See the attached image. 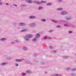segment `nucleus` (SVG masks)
Wrapping results in <instances>:
<instances>
[{
  "label": "nucleus",
  "mask_w": 76,
  "mask_h": 76,
  "mask_svg": "<svg viewBox=\"0 0 76 76\" xmlns=\"http://www.w3.org/2000/svg\"><path fill=\"white\" fill-rule=\"evenodd\" d=\"M31 26H30V27H32V26H35V24L34 23H33L31 25Z\"/></svg>",
  "instance_id": "obj_8"
},
{
  "label": "nucleus",
  "mask_w": 76,
  "mask_h": 76,
  "mask_svg": "<svg viewBox=\"0 0 76 76\" xmlns=\"http://www.w3.org/2000/svg\"><path fill=\"white\" fill-rule=\"evenodd\" d=\"M42 21H43V22H45L46 21L45 20H42Z\"/></svg>",
  "instance_id": "obj_19"
},
{
  "label": "nucleus",
  "mask_w": 76,
  "mask_h": 76,
  "mask_svg": "<svg viewBox=\"0 0 76 76\" xmlns=\"http://www.w3.org/2000/svg\"><path fill=\"white\" fill-rule=\"evenodd\" d=\"M47 37H45L44 38V39H47Z\"/></svg>",
  "instance_id": "obj_21"
},
{
  "label": "nucleus",
  "mask_w": 76,
  "mask_h": 76,
  "mask_svg": "<svg viewBox=\"0 0 76 76\" xmlns=\"http://www.w3.org/2000/svg\"><path fill=\"white\" fill-rule=\"evenodd\" d=\"M50 49H52V48H53L52 46H50Z\"/></svg>",
  "instance_id": "obj_27"
},
{
  "label": "nucleus",
  "mask_w": 76,
  "mask_h": 76,
  "mask_svg": "<svg viewBox=\"0 0 76 76\" xmlns=\"http://www.w3.org/2000/svg\"><path fill=\"white\" fill-rule=\"evenodd\" d=\"M16 61L17 62H19V61H21V60H20V59H16Z\"/></svg>",
  "instance_id": "obj_9"
},
{
  "label": "nucleus",
  "mask_w": 76,
  "mask_h": 76,
  "mask_svg": "<svg viewBox=\"0 0 76 76\" xmlns=\"http://www.w3.org/2000/svg\"><path fill=\"white\" fill-rule=\"evenodd\" d=\"M19 25L20 26H24L25 25V24L24 23H20L19 24Z\"/></svg>",
  "instance_id": "obj_3"
},
{
  "label": "nucleus",
  "mask_w": 76,
  "mask_h": 76,
  "mask_svg": "<svg viewBox=\"0 0 76 76\" xmlns=\"http://www.w3.org/2000/svg\"><path fill=\"white\" fill-rule=\"evenodd\" d=\"M32 36L30 34L26 35L25 37V39L27 41H28L29 40V38H32Z\"/></svg>",
  "instance_id": "obj_1"
},
{
  "label": "nucleus",
  "mask_w": 76,
  "mask_h": 76,
  "mask_svg": "<svg viewBox=\"0 0 76 76\" xmlns=\"http://www.w3.org/2000/svg\"><path fill=\"white\" fill-rule=\"evenodd\" d=\"M64 26H67V25H64Z\"/></svg>",
  "instance_id": "obj_31"
},
{
  "label": "nucleus",
  "mask_w": 76,
  "mask_h": 76,
  "mask_svg": "<svg viewBox=\"0 0 76 76\" xmlns=\"http://www.w3.org/2000/svg\"><path fill=\"white\" fill-rule=\"evenodd\" d=\"M26 31V30L25 29H24L22 31L23 32H24L25 31Z\"/></svg>",
  "instance_id": "obj_17"
},
{
  "label": "nucleus",
  "mask_w": 76,
  "mask_h": 76,
  "mask_svg": "<svg viewBox=\"0 0 76 76\" xmlns=\"http://www.w3.org/2000/svg\"><path fill=\"white\" fill-rule=\"evenodd\" d=\"M35 40H36V39H33V41H35Z\"/></svg>",
  "instance_id": "obj_28"
},
{
  "label": "nucleus",
  "mask_w": 76,
  "mask_h": 76,
  "mask_svg": "<svg viewBox=\"0 0 76 76\" xmlns=\"http://www.w3.org/2000/svg\"><path fill=\"white\" fill-rule=\"evenodd\" d=\"M59 1H61V0H59Z\"/></svg>",
  "instance_id": "obj_38"
},
{
  "label": "nucleus",
  "mask_w": 76,
  "mask_h": 76,
  "mask_svg": "<svg viewBox=\"0 0 76 76\" xmlns=\"http://www.w3.org/2000/svg\"><path fill=\"white\" fill-rule=\"evenodd\" d=\"M56 76H59V75H58V74H57L56 75H55Z\"/></svg>",
  "instance_id": "obj_29"
},
{
  "label": "nucleus",
  "mask_w": 76,
  "mask_h": 76,
  "mask_svg": "<svg viewBox=\"0 0 76 76\" xmlns=\"http://www.w3.org/2000/svg\"><path fill=\"white\" fill-rule=\"evenodd\" d=\"M26 72H27V73H31V72L30 71H26Z\"/></svg>",
  "instance_id": "obj_13"
},
{
  "label": "nucleus",
  "mask_w": 76,
  "mask_h": 76,
  "mask_svg": "<svg viewBox=\"0 0 76 76\" xmlns=\"http://www.w3.org/2000/svg\"><path fill=\"white\" fill-rule=\"evenodd\" d=\"M60 26H57V28H60Z\"/></svg>",
  "instance_id": "obj_24"
},
{
  "label": "nucleus",
  "mask_w": 76,
  "mask_h": 76,
  "mask_svg": "<svg viewBox=\"0 0 76 76\" xmlns=\"http://www.w3.org/2000/svg\"><path fill=\"white\" fill-rule=\"evenodd\" d=\"M68 19H69V18L67 19V20H68Z\"/></svg>",
  "instance_id": "obj_37"
},
{
  "label": "nucleus",
  "mask_w": 76,
  "mask_h": 76,
  "mask_svg": "<svg viewBox=\"0 0 76 76\" xmlns=\"http://www.w3.org/2000/svg\"><path fill=\"white\" fill-rule=\"evenodd\" d=\"M52 21H53V22H56V21H55L54 20H52Z\"/></svg>",
  "instance_id": "obj_25"
},
{
  "label": "nucleus",
  "mask_w": 76,
  "mask_h": 76,
  "mask_svg": "<svg viewBox=\"0 0 76 76\" xmlns=\"http://www.w3.org/2000/svg\"><path fill=\"white\" fill-rule=\"evenodd\" d=\"M30 19H34V18H35V17L33 16H31L30 17Z\"/></svg>",
  "instance_id": "obj_5"
},
{
  "label": "nucleus",
  "mask_w": 76,
  "mask_h": 76,
  "mask_svg": "<svg viewBox=\"0 0 76 76\" xmlns=\"http://www.w3.org/2000/svg\"><path fill=\"white\" fill-rule=\"evenodd\" d=\"M39 37V34H37L36 35V38H38Z\"/></svg>",
  "instance_id": "obj_6"
},
{
  "label": "nucleus",
  "mask_w": 76,
  "mask_h": 76,
  "mask_svg": "<svg viewBox=\"0 0 76 76\" xmlns=\"http://www.w3.org/2000/svg\"><path fill=\"white\" fill-rule=\"evenodd\" d=\"M63 9L61 8H58V9H57V10L58 11H60V10H62Z\"/></svg>",
  "instance_id": "obj_10"
},
{
  "label": "nucleus",
  "mask_w": 76,
  "mask_h": 76,
  "mask_svg": "<svg viewBox=\"0 0 76 76\" xmlns=\"http://www.w3.org/2000/svg\"><path fill=\"white\" fill-rule=\"evenodd\" d=\"M15 66H18V64H15Z\"/></svg>",
  "instance_id": "obj_23"
},
{
  "label": "nucleus",
  "mask_w": 76,
  "mask_h": 76,
  "mask_svg": "<svg viewBox=\"0 0 76 76\" xmlns=\"http://www.w3.org/2000/svg\"><path fill=\"white\" fill-rule=\"evenodd\" d=\"M69 33H72V31H69Z\"/></svg>",
  "instance_id": "obj_26"
},
{
  "label": "nucleus",
  "mask_w": 76,
  "mask_h": 76,
  "mask_svg": "<svg viewBox=\"0 0 76 76\" xmlns=\"http://www.w3.org/2000/svg\"><path fill=\"white\" fill-rule=\"evenodd\" d=\"M56 51L55 52H54V53H56Z\"/></svg>",
  "instance_id": "obj_36"
},
{
  "label": "nucleus",
  "mask_w": 76,
  "mask_h": 76,
  "mask_svg": "<svg viewBox=\"0 0 76 76\" xmlns=\"http://www.w3.org/2000/svg\"><path fill=\"white\" fill-rule=\"evenodd\" d=\"M52 31H53V30H51L49 31V32H52Z\"/></svg>",
  "instance_id": "obj_18"
},
{
  "label": "nucleus",
  "mask_w": 76,
  "mask_h": 76,
  "mask_svg": "<svg viewBox=\"0 0 76 76\" xmlns=\"http://www.w3.org/2000/svg\"><path fill=\"white\" fill-rule=\"evenodd\" d=\"M64 58H67V57L66 56H65L64 57Z\"/></svg>",
  "instance_id": "obj_22"
},
{
  "label": "nucleus",
  "mask_w": 76,
  "mask_h": 76,
  "mask_svg": "<svg viewBox=\"0 0 76 76\" xmlns=\"http://www.w3.org/2000/svg\"><path fill=\"white\" fill-rule=\"evenodd\" d=\"M76 69H73L72 70V71H75V70Z\"/></svg>",
  "instance_id": "obj_20"
},
{
  "label": "nucleus",
  "mask_w": 76,
  "mask_h": 76,
  "mask_svg": "<svg viewBox=\"0 0 76 76\" xmlns=\"http://www.w3.org/2000/svg\"><path fill=\"white\" fill-rule=\"evenodd\" d=\"M26 2H29V3H31L32 1L30 0H26Z\"/></svg>",
  "instance_id": "obj_7"
},
{
  "label": "nucleus",
  "mask_w": 76,
  "mask_h": 76,
  "mask_svg": "<svg viewBox=\"0 0 76 76\" xmlns=\"http://www.w3.org/2000/svg\"><path fill=\"white\" fill-rule=\"evenodd\" d=\"M41 3H45V2L44 1H42L41 2H36V3L37 4H41Z\"/></svg>",
  "instance_id": "obj_2"
},
{
  "label": "nucleus",
  "mask_w": 76,
  "mask_h": 76,
  "mask_svg": "<svg viewBox=\"0 0 76 76\" xmlns=\"http://www.w3.org/2000/svg\"><path fill=\"white\" fill-rule=\"evenodd\" d=\"M42 9V7H39L38 8V9L39 10H40V9Z\"/></svg>",
  "instance_id": "obj_12"
},
{
  "label": "nucleus",
  "mask_w": 76,
  "mask_h": 76,
  "mask_svg": "<svg viewBox=\"0 0 76 76\" xmlns=\"http://www.w3.org/2000/svg\"><path fill=\"white\" fill-rule=\"evenodd\" d=\"M0 4H1V2H0Z\"/></svg>",
  "instance_id": "obj_33"
},
{
  "label": "nucleus",
  "mask_w": 76,
  "mask_h": 76,
  "mask_svg": "<svg viewBox=\"0 0 76 76\" xmlns=\"http://www.w3.org/2000/svg\"><path fill=\"white\" fill-rule=\"evenodd\" d=\"M14 6H16V5H15V4H14Z\"/></svg>",
  "instance_id": "obj_30"
},
{
  "label": "nucleus",
  "mask_w": 76,
  "mask_h": 76,
  "mask_svg": "<svg viewBox=\"0 0 76 76\" xmlns=\"http://www.w3.org/2000/svg\"><path fill=\"white\" fill-rule=\"evenodd\" d=\"M11 43H12V44H13V42H11Z\"/></svg>",
  "instance_id": "obj_35"
},
{
  "label": "nucleus",
  "mask_w": 76,
  "mask_h": 76,
  "mask_svg": "<svg viewBox=\"0 0 76 76\" xmlns=\"http://www.w3.org/2000/svg\"><path fill=\"white\" fill-rule=\"evenodd\" d=\"M6 39H1V41H4V40H5Z\"/></svg>",
  "instance_id": "obj_15"
},
{
  "label": "nucleus",
  "mask_w": 76,
  "mask_h": 76,
  "mask_svg": "<svg viewBox=\"0 0 76 76\" xmlns=\"http://www.w3.org/2000/svg\"><path fill=\"white\" fill-rule=\"evenodd\" d=\"M7 64V63H4L1 64L2 65H5Z\"/></svg>",
  "instance_id": "obj_11"
},
{
  "label": "nucleus",
  "mask_w": 76,
  "mask_h": 76,
  "mask_svg": "<svg viewBox=\"0 0 76 76\" xmlns=\"http://www.w3.org/2000/svg\"><path fill=\"white\" fill-rule=\"evenodd\" d=\"M47 4V5L49 6L50 5H51V4L49 3L47 4Z\"/></svg>",
  "instance_id": "obj_16"
},
{
  "label": "nucleus",
  "mask_w": 76,
  "mask_h": 76,
  "mask_svg": "<svg viewBox=\"0 0 76 76\" xmlns=\"http://www.w3.org/2000/svg\"><path fill=\"white\" fill-rule=\"evenodd\" d=\"M26 75V74H23V75Z\"/></svg>",
  "instance_id": "obj_32"
},
{
  "label": "nucleus",
  "mask_w": 76,
  "mask_h": 76,
  "mask_svg": "<svg viewBox=\"0 0 76 76\" xmlns=\"http://www.w3.org/2000/svg\"><path fill=\"white\" fill-rule=\"evenodd\" d=\"M66 13H67V12H66L63 11L62 12L61 14L62 15H64L65 14H66Z\"/></svg>",
  "instance_id": "obj_4"
},
{
  "label": "nucleus",
  "mask_w": 76,
  "mask_h": 76,
  "mask_svg": "<svg viewBox=\"0 0 76 76\" xmlns=\"http://www.w3.org/2000/svg\"><path fill=\"white\" fill-rule=\"evenodd\" d=\"M23 49L24 50H27L26 48L25 47H23Z\"/></svg>",
  "instance_id": "obj_14"
},
{
  "label": "nucleus",
  "mask_w": 76,
  "mask_h": 76,
  "mask_svg": "<svg viewBox=\"0 0 76 76\" xmlns=\"http://www.w3.org/2000/svg\"><path fill=\"white\" fill-rule=\"evenodd\" d=\"M6 4L7 5H8V4Z\"/></svg>",
  "instance_id": "obj_34"
}]
</instances>
